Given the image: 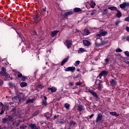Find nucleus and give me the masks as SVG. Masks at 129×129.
Segmentation results:
<instances>
[{
  "mask_svg": "<svg viewBox=\"0 0 129 129\" xmlns=\"http://www.w3.org/2000/svg\"><path fill=\"white\" fill-rule=\"evenodd\" d=\"M0 129H1V126H0Z\"/></svg>",
  "mask_w": 129,
  "mask_h": 129,
  "instance_id": "64",
  "label": "nucleus"
},
{
  "mask_svg": "<svg viewBox=\"0 0 129 129\" xmlns=\"http://www.w3.org/2000/svg\"><path fill=\"white\" fill-rule=\"evenodd\" d=\"M126 7H129V3H123L119 6L120 9H124L125 8H126Z\"/></svg>",
  "mask_w": 129,
  "mask_h": 129,
  "instance_id": "6",
  "label": "nucleus"
},
{
  "mask_svg": "<svg viewBox=\"0 0 129 129\" xmlns=\"http://www.w3.org/2000/svg\"><path fill=\"white\" fill-rule=\"evenodd\" d=\"M40 113V111H36L33 114V116H36V115H38Z\"/></svg>",
  "mask_w": 129,
  "mask_h": 129,
  "instance_id": "32",
  "label": "nucleus"
},
{
  "mask_svg": "<svg viewBox=\"0 0 129 129\" xmlns=\"http://www.w3.org/2000/svg\"><path fill=\"white\" fill-rule=\"evenodd\" d=\"M102 119V114L99 113L97 114V117L96 120V122H100Z\"/></svg>",
  "mask_w": 129,
  "mask_h": 129,
  "instance_id": "5",
  "label": "nucleus"
},
{
  "mask_svg": "<svg viewBox=\"0 0 129 129\" xmlns=\"http://www.w3.org/2000/svg\"><path fill=\"white\" fill-rule=\"evenodd\" d=\"M44 100H43L42 103L43 105H45L46 106L48 105V104L47 103V97L44 96Z\"/></svg>",
  "mask_w": 129,
  "mask_h": 129,
  "instance_id": "12",
  "label": "nucleus"
},
{
  "mask_svg": "<svg viewBox=\"0 0 129 129\" xmlns=\"http://www.w3.org/2000/svg\"><path fill=\"white\" fill-rule=\"evenodd\" d=\"M14 120V118L13 116L9 115L6 116L5 118H2V120L1 121L2 123H8L10 122V121H13Z\"/></svg>",
  "mask_w": 129,
  "mask_h": 129,
  "instance_id": "1",
  "label": "nucleus"
},
{
  "mask_svg": "<svg viewBox=\"0 0 129 129\" xmlns=\"http://www.w3.org/2000/svg\"><path fill=\"white\" fill-rule=\"evenodd\" d=\"M57 33H59V31L57 30H54V31L51 32V36L52 37H55L56 35H57Z\"/></svg>",
  "mask_w": 129,
  "mask_h": 129,
  "instance_id": "19",
  "label": "nucleus"
},
{
  "mask_svg": "<svg viewBox=\"0 0 129 129\" xmlns=\"http://www.w3.org/2000/svg\"><path fill=\"white\" fill-rule=\"evenodd\" d=\"M117 13L116 14V16L117 18H120V17H121V13L120 12V11H119V10H116Z\"/></svg>",
  "mask_w": 129,
  "mask_h": 129,
  "instance_id": "24",
  "label": "nucleus"
},
{
  "mask_svg": "<svg viewBox=\"0 0 129 129\" xmlns=\"http://www.w3.org/2000/svg\"><path fill=\"white\" fill-rule=\"evenodd\" d=\"M75 84H76V85L80 86V85H81V82H80V81L77 82Z\"/></svg>",
  "mask_w": 129,
  "mask_h": 129,
  "instance_id": "39",
  "label": "nucleus"
},
{
  "mask_svg": "<svg viewBox=\"0 0 129 129\" xmlns=\"http://www.w3.org/2000/svg\"><path fill=\"white\" fill-rule=\"evenodd\" d=\"M12 100L13 101H14V102H15L16 103H19V102H21V100H22V98L19 96H17L13 98Z\"/></svg>",
  "mask_w": 129,
  "mask_h": 129,
  "instance_id": "3",
  "label": "nucleus"
},
{
  "mask_svg": "<svg viewBox=\"0 0 129 129\" xmlns=\"http://www.w3.org/2000/svg\"><path fill=\"white\" fill-rule=\"evenodd\" d=\"M90 6L91 8H92V9H94V7H95V3H94L93 1H91Z\"/></svg>",
  "mask_w": 129,
  "mask_h": 129,
  "instance_id": "17",
  "label": "nucleus"
},
{
  "mask_svg": "<svg viewBox=\"0 0 129 129\" xmlns=\"http://www.w3.org/2000/svg\"><path fill=\"white\" fill-rule=\"evenodd\" d=\"M59 123H64V121H59Z\"/></svg>",
  "mask_w": 129,
  "mask_h": 129,
  "instance_id": "53",
  "label": "nucleus"
},
{
  "mask_svg": "<svg viewBox=\"0 0 129 129\" xmlns=\"http://www.w3.org/2000/svg\"><path fill=\"white\" fill-rule=\"evenodd\" d=\"M106 75H107V72H106L105 71H103L101 72V73L99 75L98 77L100 79H101L102 76H106Z\"/></svg>",
  "mask_w": 129,
  "mask_h": 129,
  "instance_id": "7",
  "label": "nucleus"
},
{
  "mask_svg": "<svg viewBox=\"0 0 129 129\" xmlns=\"http://www.w3.org/2000/svg\"><path fill=\"white\" fill-rule=\"evenodd\" d=\"M29 126H30L31 129H41L39 127L37 126V125L35 124L31 123L29 125Z\"/></svg>",
  "mask_w": 129,
  "mask_h": 129,
  "instance_id": "9",
  "label": "nucleus"
},
{
  "mask_svg": "<svg viewBox=\"0 0 129 129\" xmlns=\"http://www.w3.org/2000/svg\"><path fill=\"white\" fill-rule=\"evenodd\" d=\"M44 116L46 117L47 119H50V114L49 113L44 114Z\"/></svg>",
  "mask_w": 129,
  "mask_h": 129,
  "instance_id": "31",
  "label": "nucleus"
},
{
  "mask_svg": "<svg viewBox=\"0 0 129 129\" xmlns=\"http://www.w3.org/2000/svg\"><path fill=\"white\" fill-rule=\"evenodd\" d=\"M13 124L16 126H19L20 125V122H17L16 121H15L13 122Z\"/></svg>",
  "mask_w": 129,
  "mask_h": 129,
  "instance_id": "35",
  "label": "nucleus"
},
{
  "mask_svg": "<svg viewBox=\"0 0 129 129\" xmlns=\"http://www.w3.org/2000/svg\"><path fill=\"white\" fill-rule=\"evenodd\" d=\"M110 82L111 85H112V86H114V85H116V82L113 79H111Z\"/></svg>",
  "mask_w": 129,
  "mask_h": 129,
  "instance_id": "22",
  "label": "nucleus"
},
{
  "mask_svg": "<svg viewBox=\"0 0 129 129\" xmlns=\"http://www.w3.org/2000/svg\"><path fill=\"white\" fill-rule=\"evenodd\" d=\"M74 78H75L76 79L78 78V76H77L76 77H75Z\"/></svg>",
  "mask_w": 129,
  "mask_h": 129,
  "instance_id": "57",
  "label": "nucleus"
},
{
  "mask_svg": "<svg viewBox=\"0 0 129 129\" xmlns=\"http://www.w3.org/2000/svg\"><path fill=\"white\" fill-rule=\"evenodd\" d=\"M9 86H10V87H14V84H13V83H9Z\"/></svg>",
  "mask_w": 129,
  "mask_h": 129,
  "instance_id": "44",
  "label": "nucleus"
},
{
  "mask_svg": "<svg viewBox=\"0 0 129 129\" xmlns=\"http://www.w3.org/2000/svg\"><path fill=\"white\" fill-rule=\"evenodd\" d=\"M22 80H23V81H25V79H26V77H22Z\"/></svg>",
  "mask_w": 129,
  "mask_h": 129,
  "instance_id": "52",
  "label": "nucleus"
},
{
  "mask_svg": "<svg viewBox=\"0 0 129 129\" xmlns=\"http://www.w3.org/2000/svg\"><path fill=\"white\" fill-rule=\"evenodd\" d=\"M80 63V61L79 60H77L76 61V65H79Z\"/></svg>",
  "mask_w": 129,
  "mask_h": 129,
  "instance_id": "46",
  "label": "nucleus"
},
{
  "mask_svg": "<svg viewBox=\"0 0 129 129\" xmlns=\"http://www.w3.org/2000/svg\"><path fill=\"white\" fill-rule=\"evenodd\" d=\"M89 31L87 29H85L83 31V35L84 36H87V35H89Z\"/></svg>",
  "mask_w": 129,
  "mask_h": 129,
  "instance_id": "16",
  "label": "nucleus"
},
{
  "mask_svg": "<svg viewBox=\"0 0 129 129\" xmlns=\"http://www.w3.org/2000/svg\"><path fill=\"white\" fill-rule=\"evenodd\" d=\"M3 83H4V82H3V80L0 79V85H3Z\"/></svg>",
  "mask_w": 129,
  "mask_h": 129,
  "instance_id": "48",
  "label": "nucleus"
},
{
  "mask_svg": "<svg viewBox=\"0 0 129 129\" xmlns=\"http://www.w3.org/2000/svg\"><path fill=\"white\" fill-rule=\"evenodd\" d=\"M27 83H26V82H24V83H20V86L21 87H26V86H27Z\"/></svg>",
  "mask_w": 129,
  "mask_h": 129,
  "instance_id": "30",
  "label": "nucleus"
},
{
  "mask_svg": "<svg viewBox=\"0 0 129 129\" xmlns=\"http://www.w3.org/2000/svg\"><path fill=\"white\" fill-rule=\"evenodd\" d=\"M104 12H105L106 13L107 12V9H105L104 10Z\"/></svg>",
  "mask_w": 129,
  "mask_h": 129,
  "instance_id": "56",
  "label": "nucleus"
},
{
  "mask_svg": "<svg viewBox=\"0 0 129 129\" xmlns=\"http://www.w3.org/2000/svg\"><path fill=\"white\" fill-rule=\"evenodd\" d=\"M102 83V81L99 80L98 84H96V81L95 82V87L96 88V89H98L99 91L101 90V88H102V85L101 84Z\"/></svg>",
  "mask_w": 129,
  "mask_h": 129,
  "instance_id": "2",
  "label": "nucleus"
},
{
  "mask_svg": "<svg viewBox=\"0 0 129 129\" xmlns=\"http://www.w3.org/2000/svg\"><path fill=\"white\" fill-rule=\"evenodd\" d=\"M68 60V58H64V59L61 61V66H63V65H64V63H66V62H67Z\"/></svg>",
  "mask_w": 129,
  "mask_h": 129,
  "instance_id": "27",
  "label": "nucleus"
},
{
  "mask_svg": "<svg viewBox=\"0 0 129 129\" xmlns=\"http://www.w3.org/2000/svg\"><path fill=\"white\" fill-rule=\"evenodd\" d=\"M76 32H78V33H79V30L78 29H76Z\"/></svg>",
  "mask_w": 129,
  "mask_h": 129,
  "instance_id": "59",
  "label": "nucleus"
},
{
  "mask_svg": "<svg viewBox=\"0 0 129 129\" xmlns=\"http://www.w3.org/2000/svg\"><path fill=\"white\" fill-rule=\"evenodd\" d=\"M64 106L66 108V109H67V110H69L70 107V104L67 103L64 104Z\"/></svg>",
  "mask_w": 129,
  "mask_h": 129,
  "instance_id": "25",
  "label": "nucleus"
},
{
  "mask_svg": "<svg viewBox=\"0 0 129 129\" xmlns=\"http://www.w3.org/2000/svg\"><path fill=\"white\" fill-rule=\"evenodd\" d=\"M67 46L68 49H70L71 48V45H72V42L70 40H67L66 41Z\"/></svg>",
  "mask_w": 129,
  "mask_h": 129,
  "instance_id": "10",
  "label": "nucleus"
},
{
  "mask_svg": "<svg viewBox=\"0 0 129 129\" xmlns=\"http://www.w3.org/2000/svg\"><path fill=\"white\" fill-rule=\"evenodd\" d=\"M64 71L68 72V71H71V72H74L75 71V67H70L64 69Z\"/></svg>",
  "mask_w": 129,
  "mask_h": 129,
  "instance_id": "4",
  "label": "nucleus"
},
{
  "mask_svg": "<svg viewBox=\"0 0 129 129\" xmlns=\"http://www.w3.org/2000/svg\"><path fill=\"white\" fill-rule=\"evenodd\" d=\"M6 70L5 68V67H2V70L0 72V74H1V75H3L4 76L7 75V73L6 72Z\"/></svg>",
  "mask_w": 129,
  "mask_h": 129,
  "instance_id": "8",
  "label": "nucleus"
},
{
  "mask_svg": "<svg viewBox=\"0 0 129 129\" xmlns=\"http://www.w3.org/2000/svg\"><path fill=\"white\" fill-rule=\"evenodd\" d=\"M83 42L85 46H89V45H90V42L88 40H84Z\"/></svg>",
  "mask_w": 129,
  "mask_h": 129,
  "instance_id": "18",
  "label": "nucleus"
},
{
  "mask_svg": "<svg viewBox=\"0 0 129 129\" xmlns=\"http://www.w3.org/2000/svg\"><path fill=\"white\" fill-rule=\"evenodd\" d=\"M34 102V99H29L26 101V104H28V103H33Z\"/></svg>",
  "mask_w": 129,
  "mask_h": 129,
  "instance_id": "23",
  "label": "nucleus"
},
{
  "mask_svg": "<svg viewBox=\"0 0 129 129\" xmlns=\"http://www.w3.org/2000/svg\"><path fill=\"white\" fill-rule=\"evenodd\" d=\"M69 86H73L74 85V82H71L69 83Z\"/></svg>",
  "mask_w": 129,
  "mask_h": 129,
  "instance_id": "40",
  "label": "nucleus"
},
{
  "mask_svg": "<svg viewBox=\"0 0 129 129\" xmlns=\"http://www.w3.org/2000/svg\"><path fill=\"white\" fill-rule=\"evenodd\" d=\"M16 108H13L12 110V112L14 114H15V113H16Z\"/></svg>",
  "mask_w": 129,
  "mask_h": 129,
  "instance_id": "42",
  "label": "nucleus"
},
{
  "mask_svg": "<svg viewBox=\"0 0 129 129\" xmlns=\"http://www.w3.org/2000/svg\"><path fill=\"white\" fill-rule=\"evenodd\" d=\"M71 15H73V12H68L64 14L65 17H68V16H71Z\"/></svg>",
  "mask_w": 129,
  "mask_h": 129,
  "instance_id": "21",
  "label": "nucleus"
},
{
  "mask_svg": "<svg viewBox=\"0 0 129 129\" xmlns=\"http://www.w3.org/2000/svg\"><path fill=\"white\" fill-rule=\"evenodd\" d=\"M96 36L97 37V39H100V36H101V35L98 34H96Z\"/></svg>",
  "mask_w": 129,
  "mask_h": 129,
  "instance_id": "43",
  "label": "nucleus"
},
{
  "mask_svg": "<svg viewBox=\"0 0 129 129\" xmlns=\"http://www.w3.org/2000/svg\"><path fill=\"white\" fill-rule=\"evenodd\" d=\"M71 124H73V125H75L76 123L74 121L71 122Z\"/></svg>",
  "mask_w": 129,
  "mask_h": 129,
  "instance_id": "47",
  "label": "nucleus"
},
{
  "mask_svg": "<svg viewBox=\"0 0 129 129\" xmlns=\"http://www.w3.org/2000/svg\"><path fill=\"white\" fill-rule=\"evenodd\" d=\"M78 110L79 111H82V110H83V106L79 105L78 106Z\"/></svg>",
  "mask_w": 129,
  "mask_h": 129,
  "instance_id": "28",
  "label": "nucleus"
},
{
  "mask_svg": "<svg viewBox=\"0 0 129 129\" xmlns=\"http://www.w3.org/2000/svg\"><path fill=\"white\" fill-rule=\"evenodd\" d=\"M89 92H90V93H91V94H92V95L94 96L96 98H97V97H98V96L97 95V94L95 92H94L92 90H90L89 91Z\"/></svg>",
  "mask_w": 129,
  "mask_h": 129,
  "instance_id": "15",
  "label": "nucleus"
},
{
  "mask_svg": "<svg viewBox=\"0 0 129 129\" xmlns=\"http://www.w3.org/2000/svg\"><path fill=\"white\" fill-rule=\"evenodd\" d=\"M93 116H94V114H93L90 115V118H92V117H93Z\"/></svg>",
  "mask_w": 129,
  "mask_h": 129,
  "instance_id": "51",
  "label": "nucleus"
},
{
  "mask_svg": "<svg viewBox=\"0 0 129 129\" xmlns=\"http://www.w3.org/2000/svg\"><path fill=\"white\" fill-rule=\"evenodd\" d=\"M34 21L35 23H38V22H39V19H38V17H37V16H36L35 18H34Z\"/></svg>",
  "mask_w": 129,
  "mask_h": 129,
  "instance_id": "38",
  "label": "nucleus"
},
{
  "mask_svg": "<svg viewBox=\"0 0 129 129\" xmlns=\"http://www.w3.org/2000/svg\"><path fill=\"white\" fill-rule=\"evenodd\" d=\"M26 127H27V125H23L20 126V129H25Z\"/></svg>",
  "mask_w": 129,
  "mask_h": 129,
  "instance_id": "37",
  "label": "nucleus"
},
{
  "mask_svg": "<svg viewBox=\"0 0 129 129\" xmlns=\"http://www.w3.org/2000/svg\"><path fill=\"white\" fill-rule=\"evenodd\" d=\"M48 90H51V92H56L57 91V88L52 87V88H48Z\"/></svg>",
  "mask_w": 129,
  "mask_h": 129,
  "instance_id": "14",
  "label": "nucleus"
},
{
  "mask_svg": "<svg viewBox=\"0 0 129 129\" xmlns=\"http://www.w3.org/2000/svg\"><path fill=\"white\" fill-rule=\"evenodd\" d=\"M126 40L128 41V42H129V36L126 37Z\"/></svg>",
  "mask_w": 129,
  "mask_h": 129,
  "instance_id": "54",
  "label": "nucleus"
},
{
  "mask_svg": "<svg viewBox=\"0 0 129 129\" xmlns=\"http://www.w3.org/2000/svg\"><path fill=\"white\" fill-rule=\"evenodd\" d=\"M115 51L116 53H120V52H122V50L120 48H117Z\"/></svg>",
  "mask_w": 129,
  "mask_h": 129,
  "instance_id": "36",
  "label": "nucleus"
},
{
  "mask_svg": "<svg viewBox=\"0 0 129 129\" xmlns=\"http://www.w3.org/2000/svg\"><path fill=\"white\" fill-rule=\"evenodd\" d=\"M110 114L113 115L114 116H118V114H116V112H110Z\"/></svg>",
  "mask_w": 129,
  "mask_h": 129,
  "instance_id": "29",
  "label": "nucleus"
},
{
  "mask_svg": "<svg viewBox=\"0 0 129 129\" xmlns=\"http://www.w3.org/2000/svg\"><path fill=\"white\" fill-rule=\"evenodd\" d=\"M105 62H106V63H107V62H108V61H109V59L108 58H106V59H105Z\"/></svg>",
  "mask_w": 129,
  "mask_h": 129,
  "instance_id": "49",
  "label": "nucleus"
},
{
  "mask_svg": "<svg viewBox=\"0 0 129 129\" xmlns=\"http://www.w3.org/2000/svg\"><path fill=\"white\" fill-rule=\"evenodd\" d=\"M100 34L101 36H106V35H107V31H105L103 30H100Z\"/></svg>",
  "mask_w": 129,
  "mask_h": 129,
  "instance_id": "11",
  "label": "nucleus"
},
{
  "mask_svg": "<svg viewBox=\"0 0 129 129\" xmlns=\"http://www.w3.org/2000/svg\"><path fill=\"white\" fill-rule=\"evenodd\" d=\"M9 103H10V104L12 105V104H13L14 102L13 103V102H10Z\"/></svg>",
  "mask_w": 129,
  "mask_h": 129,
  "instance_id": "60",
  "label": "nucleus"
},
{
  "mask_svg": "<svg viewBox=\"0 0 129 129\" xmlns=\"http://www.w3.org/2000/svg\"><path fill=\"white\" fill-rule=\"evenodd\" d=\"M38 87H39V88H42V86L39 85V86H38Z\"/></svg>",
  "mask_w": 129,
  "mask_h": 129,
  "instance_id": "58",
  "label": "nucleus"
},
{
  "mask_svg": "<svg viewBox=\"0 0 129 129\" xmlns=\"http://www.w3.org/2000/svg\"><path fill=\"white\" fill-rule=\"evenodd\" d=\"M119 23H120V21H119L116 22V23H115L116 25L117 26V25H118V24H119Z\"/></svg>",
  "mask_w": 129,
  "mask_h": 129,
  "instance_id": "50",
  "label": "nucleus"
},
{
  "mask_svg": "<svg viewBox=\"0 0 129 129\" xmlns=\"http://www.w3.org/2000/svg\"><path fill=\"white\" fill-rule=\"evenodd\" d=\"M108 10H110V11H117V8L115 7H110L108 8Z\"/></svg>",
  "mask_w": 129,
  "mask_h": 129,
  "instance_id": "20",
  "label": "nucleus"
},
{
  "mask_svg": "<svg viewBox=\"0 0 129 129\" xmlns=\"http://www.w3.org/2000/svg\"><path fill=\"white\" fill-rule=\"evenodd\" d=\"M124 39H125V37H122V40H124Z\"/></svg>",
  "mask_w": 129,
  "mask_h": 129,
  "instance_id": "61",
  "label": "nucleus"
},
{
  "mask_svg": "<svg viewBox=\"0 0 129 129\" xmlns=\"http://www.w3.org/2000/svg\"><path fill=\"white\" fill-rule=\"evenodd\" d=\"M97 14V11H94L92 13H91V16H96Z\"/></svg>",
  "mask_w": 129,
  "mask_h": 129,
  "instance_id": "34",
  "label": "nucleus"
},
{
  "mask_svg": "<svg viewBox=\"0 0 129 129\" xmlns=\"http://www.w3.org/2000/svg\"><path fill=\"white\" fill-rule=\"evenodd\" d=\"M56 117V115H54V119H55Z\"/></svg>",
  "mask_w": 129,
  "mask_h": 129,
  "instance_id": "62",
  "label": "nucleus"
},
{
  "mask_svg": "<svg viewBox=\"0 0 129 129\" xmlns=\"http://www.w3.org/2000/svg\"><path fill=\"white\" fill-rule=\"evenodd\" d=\"M74 12H75V13H79V12H81V9L76 8L74 9Z\"/></svg>",
  "mask_w": 129,
  "mask_h": 129,
  "instance_id": "26",
  "label": "nucleus"
},
{
  "mask_svg": "<svg viewBox=\"0 0 129 129\" xmlns=\"http://www.w3.org/2000/svg\"><path fill=\"white\" fill-rule=\"evenodd\" d=\"M17 76L19 78H20L21 77H23V75L22 74H19Z\"/></svg>",
  "mask_w": 129,
  "mask_h": 129,
  "instance_id": "45",
  "label": "nucleus"
},
{
  "mask_svg": "<svg viewBox=\"0 0 129 129\" xmlns=\"http://www.w3.org/2000/svg\"><path fill=\"white\" fill-rule=\"evenodd\" d=\"M124 54L125 55H126V56H127V57H129V52L126 51L124 52Z\"/></svg>",
  "mask_w": 129,
  "mask_h": 129,
  "instance_id": "41",
  "label": "nucleus"
},
{
  "mask_svg": "<svg viewBox=\"0 0 129 129\" xmlns=\"http://www.w3.org/2000/svg\"><path fill=\"white\" fill-rule=\"evenodd\" d=\"M43 12H46V8H44V9H43Z\"/></svg>",
  "mask_w": 129,
  "mask_h": 129,
  "instance_id": "55",
  "label": "nucleus"
},
{
  "mask_svg": "<svg viewBox=\"0 0 129 129\" xmlns=\"http://www.w3.org/2000/svg\"><path fill=\"white\" fill-rule=\"evenodd\" d=\"M84 52H85V50L82 48H80L78 50V53H83Z\"/></svg>",
  "mask_w": 129,
  "mask_h": 129,
  "instance_id": "33",
  "label": "nucleus"
},
{
  "mask_svg": "<svg viewBox=\"0 0 129 129\" xmlns=\"http://www.w3.org/2000/svg\"><path fill=\"white\" fill-rule=\"evenodd\" d=\"M77 71H79V69H77Z\"/></svg>",
  "mask_w": 129,
  "mask_h": 129,
  "instance_id": "63",
  "label": "nucleus"
},
{
  "mask_svg": "<svg viewBox=\"0 0 129 129\" xmlns=\"http://www.w3.org/2000/svg\"><path fill=\"white\" fill-rule=\"evenodd\" d=\"M1 108L2 111L0 112V114H1V115H2V114H3V113H4V112H5V111L4 110V109H3L4 108V104L2 102L0 103V108Z\"/></svg>",
  "mask_w": 129,
  "mask_h": 129,
  "instance_id": "13",
  "label": "nucleus"
}]
</instances>
